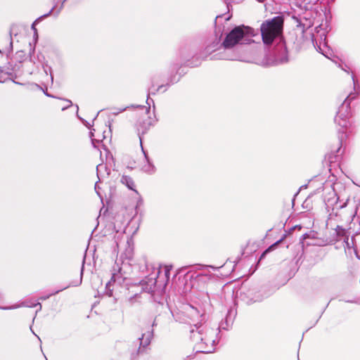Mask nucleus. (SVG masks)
I'll return each instance as SVG.
<instances>
[{"instance_id": "9", "label": "nucleus", "mask_w": 360, "mask_h": 360, "mask_svg": "<svg viewBox=\"0 0 360 360\" xmlns=\"http://www.w3.org/2000/svg\"><path fill=\"white\" fill-rule=\"evenodd\" d=\"M165 268H166L165 274H166L167 277H169V269L168 268V266H166Z\"/></svg>"}, {"instance_id": "10", "label": "nucleus", "mask_w": 360, "mask_h": 360, "mask_svg": "<svg viewBox=\"0 0 360 360\" xmlns=\"http://www.w3.org/2000/svg\"><path fill=\"white\" fill-rule=\"evenodd\" d=\"M338 235L343 234L344 233V230L341 229V233L338 231Z\"/></svg>"}, {"instance_id": "6", "label": "nucleus", "mask_w": 360, "mask_h": 360, "mask_svg": "<svg viewBox=\"0 0 360 360\" xmlns=\"http://www.w3.org/2000/svg\"><path fill=\"white\" fill-rule=\"evenodd\" d=\"M122 184L126 185L129 189L135 191L137 193V191L135 190V184L133 179L128 176H123L121 179Z\"/></svg>"}, {"instance_id": "4", "label": "nucleus", "mask_w": 360, "mask_h": 360, "mask_svg": "<svg viewBox=\"0 0 360 360\" xmlns=\"http://www.w3.org/2000/svg\"><path fill=\"white\" fill-rule=\"evenodd\" d=\"M29 58V55L25 51L20 50L15 52L11 60L14 65L19 68L22 63L28 60Z\"/></svg>"}, {"instance_id": "1", "label": "nucleus", "mask_w": 360, "mask_h": 360, "mask_svg": "<svg viewBox=\"0 0 360 360\" xmlns=\"http://www.w3.org/2000/svg\"><path fill=\"white\" fill-rule=\"evenodd\" d=\"M284 19L276 16L264 21L260 27L262 41L266 45H271L277 37L283 33Z\"/></svg>"}, {"instance_id": "11", "label": "nucleus", "mask_w": 360, "mask_h": 360, "mask_svg": "<svg viewBox=\"0 0 360 360\" xmlns=\"http://www.w3.org/2000/svg\"><path fill=\"white\" fill-rule=\"evenodd\" d=\"M111 281H115V274L112 275L111 278Z\"/></svg>"}, {"instance_id": "7", "label": "nucleus", "mask_w": 360, "mask_h": 360, "mask_svg": "<svg viewBox=\"0 0 360 360\" xmlns=\"http://www.w3.org/2000/svg\"><path fill=\"white\" fill-rule=\"evenodd\" d=\"M283 239H281L279 240H278L277 242H276L275 243H274L273 245H271V246H269L261 255L260 257V259L259 260H261L265 255L267 252L274 250L276 248V247L282 241Z\"/></svg>"}, {"instance_id": "5", "label": "nucleus", "mask_w": 360, "mask_h": 360, "mask_svg": "<svg viewBox=\"0 0 360 360\" xmlns=\"http://www.w3.org/2000/svg\"><path fill=\"white\" fill-rule=\"evenodd\" d=\"M150 339L148 337L144 338V335L142 336L141 338H140V343L139 347L136 350H131V358L134 359L136 358L140 353H142L144 352V349L150 344Z\"/></svg>"}, {"instance_id": "8", "label": "nucleus", "mask_w": 360, "mask_h": 360, "mask_svg": "<svg viewBox=\"0 0 360 360\" xmlns=\"http://www.w3.org/2000/svg\"><path fill=\"white\" fill-rule=\"evenodd\" d=\"M200 341L205 345L212 344L214 342L212 338H210L207 335L200 338Z\"/></svg>"}, {"instance_id": "3", "label": "nucleus", "mask_w": 360, "mask_h": 360, "mask_svg": "<svg viewBox=\"0 0 360 360\" xmlns=\"http://www.w3.org/2000/svg\"><path fill=\"white\" fill-rule=\"evenodd\" d=\"M350 117V111L349 110V104L346 102V100L340 107L339 110L335 117V122L342 127H346L347 120Z\"/></svg>"}, {"instance_id": "2", "label": "nucleus", "mask_w": 360, "mask_h": 360, "mask_svg": "<svg viewBox=\"0 0 360 360\" xmlns=\"http://www.w3.org/2000/svg\"><path fill=\"white\" fill-rule=\"evenodd\" d=\"M252 29L244 25L233 28L225 37L222 46L225 49H231L240 43L245 35L250 34Z\"/></svg>"}]
</instances>
